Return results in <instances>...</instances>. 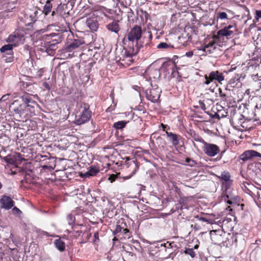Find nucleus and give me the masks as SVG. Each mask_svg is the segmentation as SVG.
I'll return each mask as SVG.
<instances>
[{
  "label": "nucleus",
  "instance_id": "obj_37",
  "mask_svg": "<svg viewBox=\"0 0 261 261\" xmlns=\"http://www.w3.org/2000/svg\"><path fill=\"white\" fill-rule=\"evenodd\" d=\"M193 138L196 141L201 142L203 144H204V142H205V141L200 136L194 134Z\"/></svg>",
  "mask_w": 261,
  "mask_h": 261
},
{
  "label": "nucleus",
  "instance_id": "obj_60",
  "mask_svg": "<svg viewBox=\"0 0 261 261\" xmlns=\"http://www.w3.org/2000/svg\"><path fill=\"white\" fill-rule=\"evenodd\" d=\"M55 14V11H53V12H52V13H51V15H52L53 16H54Z\"/></svg>",
  "mask_w": 261,
  "mask_h": 261
},
{
  "label": "nucleus",
  "instance_id": "obj_54",
  "mask_svg": "<svg viewBox=\"0 0 261 261\" xmlns=\"http://www.w3.org/2000/svg\"><path fill=\"white\" fill-rule=\"evenodd\" d=\"M13 210H15V211H17V212H20V211L19 210V208H17V207H14V208H13Z\"/></svg>",
  "mask_w": 261,
  "mask_h": 261
},
{
  "label": "nucleus",
  "instance_id": "obj_48",
  "mask_svg": "<svg viewBox=\"0 0 261 261\" xmlns=\"http://www.w3.org/2000/svg\"><path fill=\"white\" fill-rule=\"evenodd\" d=\"M171 246V243H170L169 242H167L166 243L164 244V247L166 248H169Z\"/></svg>",
  "mask_w": 261,
  "mask_h": 261
},
{
  "label": "nucleus",
  "instance_id": "obj_20",
  "mask_svg": "<svg viewBox=\"0 0 261 261\" xmlns=\"http://www.w3.org/2000/svg\"><path fill=\"white\" fill-rule=\"evenodd\" d=\"M107 29L111 32L118 33L120 31V27L118 24V21H113L112 22L106 25Z\"/></svg>",
  "mask_w": 261,
  "mask_h": 261
},
{
  "label": "nucleus",
  "instance_id": "obj_3",
  "mask_svg": "<svg viewBox=\"0 0 261 261\" xmlns=\"http://www.w3.org/2000/svg\"><path fill=\"white\" fill-rule=\"evenodd\" d=\"M80 114L76 116L75 122L77 125H81L88 122L92 115L90 106L88 103H84L81 105L80 109Z\"/></svg>",
  "mask_w": 261,
  "mask_h": 261
},
{
  "label": "nucleus",
  "instance_id": "obj_30",
  "mask_svg": "<svg viewBox=\"0 0 261 261\" xmlns=\"http://www.w3.org/2000/svg\"><path fill=\"white\" fill-rule=\"evenodd\" d=\"M13 47L14 46L11 43H9V44L3 46L0 48V51L1 53H5L7 50H12Z\"/></svg>",
  "mask_w": 261,
  "mask_h": 261
},
{
  "label": "nucleus",
  "instance_id": "obj_51",
  "mask_svg": "<svg viewBox=\"0 0 261 261\" xmlns=\"http://www.w3.org/2000/svg\"><path fill=\"white\" fill-rule=\"evenodd\" d=\"M44 87L47 88V89H49V86L48 85V84L46 83H44Z\"/></svg>",
  "mask_w": 261,
  "mask_h": 261
},
{
  "label": "nucleus",
  "instance_id": "obj_40",
  "mask_svg": "<svg viewBox=\"0 0 261 261\" xmlns=\"http://www.w3.org/2000/svg\"><path fill=\"white\" fill-rule=\"evenodd\" d=\"M260 18H261V10H256L255 18L258 20Z\"/></svg>",
  "mask_w": 261,
  "mask_h": 261
},
{
  "label": "nucleus",
  "instance_id": "obj_31",
  "mask_svg": "<svg viewBox=\"0 0 261 261\" xmlns=\"http://www.w3.org/2000/svg\"><path fill=\"white\" fill-rule=\"evenodd\" d=\"M217 232H218V233L222 232V231L220 230H213L210 231V236H211V239L214 241H216L217 240Z\"/></svg>",
  "mask_w": 261,
  "mask_h": 261
},
{
  "label": "nucleus",
  "instance_id": "obj_35",
  "mask_svg": "<svg viewBox=\"0 0 261 261\" xmlns=\"http://www.w3.org/2000/svg\"><path fill=\"white\" fill-rule=\"evenodd\" d=\"M185 162L187 165L191 167H194L196 165V162L194 160L189 158H187L186 159Z\"/></svg>",
  "mask_w": 261,
  "mask_h": 261
},
{
  "label": "nucleus",
  "instance_id": "obj_47",
  "mask_svg": "<svg viewBox=\"0 0 261 261\" xmlns=\"http://www.w3.org/2000/svg\"><path fill=\"white\" fill-rule=\"evenodd\" d=\"M216 115L218 116V118H223L225 116V115L223 114H220V112H218L217 113H216Z\"/></svg>",
  "mask_w": 261,
  "mask_h": 261
},
{
  "label": "nucleus",
  "instance_id": "obj_27",
  "mask_svg": "<svg viewBox=\"0 0 261 261\" xmlns=\"http://www.w3.org/2000/svg\"><path fill=\"white\" fill-rule=\"evenodd\" d=\"M55 244L56 248L60 251H63L65 249V244L60 239L55 241Z\"/></svg>",
  "mask_w": 261,
  "mask_h": 261
},
{
  "label": "nucleus",
  "instance_id": "obj_28",
  "mask_svg": "<svg viewBox=\"0 0 261 261\" xmlns=\"http://www.w3.org/2000/svg\"><path fill=\"white\" fill-rule=\"evenodd\" d=\"M128 122L126 121H119L114 123L113 127L116 129H121L125 127Z\"/></svg>",
  "mask_w": 261,
  "mask_h": 261
},
{
  "label": "nucleus",
  "instance_id": "obj_59",
  "mask_svg": "<svg viewBox=\"0 0 261 261\" xmlns=\"http://www.w3.org/2000/svg\"><path fill=\"white\" fill-rule=\"evenodd\" d=\"M198 246L197 245H196L194 246V248H195V249H197V248H198Z\"/></svg>",
  "mask_w": 261,
  "mask_h": 261
},
{
  "label": "nucleus",
  "instance_id": "obj_38",
  "mask_svg": "<svg viewBox=\"0 0 261 261\" xmlns=\"http://www.w3.org/2000/svg\"><path fill=\"white\" fill-rule=\"evenodd\" d=\"M191 199H192V196H190V197L182 196L181 198H180L179 201H180V203H185V202L186 203L188 201H189V200H190Z\"/></svg>",
  "mask_w": 261,
  "mask_h": 261
},
{
  "label": "nucleus",
  "instance_id": "obj_21",
  "mask_svg": "<svg viewBox=\"0 0 261 261\" xmlns=\"http://www.w3.org/2000/svg\"><path fill=\"white\" fill-rule=\"evenodd\" d=\"M100 172V168L96 165H92L89 167V170L85 175L87 176H94Z\"/></svg>",
  "mask_w": 261,
  "mask_h": 261
},
{
  "label": "nucleus",
  "instance_id": "obj_14",
  "mask_svg": "<svg viewBox=\"0 0 261 261\" xmlns=\"http://www.w3.org/2000/svg\"><path fill=\"white\" fill-rule=\"evenodd\" d=\"M86 23L87 26L91 30V31H97L99 25L97 16H96L93 14L91 16L87 19Z\"/></svg>",
  "mask_w": 261,
  "mask_h": 261
},
{
  "label": "nucleus",
  "instance_id": "obj_46",
  "mask_svg": "<svg viewBox=\"0 0 261 261\" xmlns=\"http://www.w3.org/2000/svg\"><path fill=\"white\" fill-rule=\"evenodd\" d=\"M193 55V51H189L186 53V56L189 58L192 57Z\"/></svg>",
  "mask_w": 261,
  "mask_h": 261
},
{
  "label": "nucleus",
  "instance_id": "obj_4",
  "mask_svg": "<svg viewBox=\"0 0 261 261\" xmlns=\"http://www.w3.org/2000/svg\"><path fill=\"white\" fill-rule=\"evenodd\" d=\"M204 78L205 81L203 82V84L208 85L213 82L222 84V82L224 81L225 76L222 72L218 70H213L208 74H205Z\"/></svg>",
  "mask_w": 261,
  "mask_h": 261
},
{
  "label": "nucleus",
  "instance_id": "obj_44",
  "mask_svg": "<svg viewBox=\"0 0 261 261\" xmlns=\"http://www.w3.org/2000/svg\"><path fill=\"white\" fill-rule=\"evenodd\" d=\"M218 92H219V96L220 97L222 96H225V93L223 92L221 88H219Z\"/></svg>",
  "mask_w": 261,
  "mask_h": 261
},
{
  "label": "nucleus",
  "instance_id": "obj_19",
  "mask_svg": "<svg viewBox=\"0 0 261 261\" xmlns=\"http://www.w3.org/2000/svg\"><path fill=\"white\" fill-rule=\"evenodd\" d=\"M166 134L173 146H176L179 144V140L181 138L180 135L167 131H166Z\"/></svg>",
  "mask_w": 261,
  "mask_h": 261
},
{
  "label": "nucleus",
  "instance_id": "obj_11",
  "mask_svg": "<svg viewBox=\"0 0 261 261\" xmlns=\"http://www.w3.org/2000/svg\"><path fill=\"white\" fill-rule=\"evenodd\" d=\"M203 150L209 156H214L220 152L219 147L214 144L204 142Z\"/></svg>",
  "mask_w": 261,
  "mask_h": 261
},
{
  "label": "nucleus",
  "instance_id": "obj_5",
  "mask_svg": "<svg viewBox=\"0 0 261 261\" xmlns=\"http://www.w3.org/2000/svg\"><path fill=\"white\" fill-rule=\"evenodd\" d=\"M236 30V27L232 25H228L225 27L223 29L219 30L216 35L213 36V38L215 40H220L222 37H225L227 39L232 37L234 31Z\"/></svg>",
  "mask_w": 261,
  "mask_h": 261
},
{
  "label": "nucleus",
  "instance_id": "obj_26",
  "mask_svg": "<svg viewBox=\"0 0 261 261\" xmlns=\"http://www.w3.org/2000/svg\"><path fill=\"white\" fill-rule=\"evenodd\" d=\"M27 136L25 130L22 128H18L16 130V137L17 140H23L24 138Z\"/></svg>",
  "mask_w": 261,
  "mask_h": 261
},
{
  "label": "nucleus",
  "instance_id": "obj_33",
  "mask_svg": "<svg viewBox=\"0 0 261 261\" xmlns=\"http://www.w3.org/2000/svg\"><path fill=\"white\" fill-rule=\"evenodd\" d=\"M119 3L122 7L127 8L131 3L130 0H119Z\"/></svg>",
  "mask_w": 261,
  "mask_h": 261
},
{
  "label": "nucleus",
  "instance_id": "obj_42",
  "mask_svg": "<svg viewBox=\"0 0 261 261\" xmlns=\"http://www.w3.org/2000/svg\"><path fill=\"white\" fill-rule=\"evenodd\" d=\"M99 234H98V232L97 231H96L94 233V239H93V242H97L99 241Z\"/></svg>",
  "mask_w": 261,
  "mask_h": 261
},
{
  "label": "nucleus",
  "instance_id": "obj_55",
  "mask_svg": "<svg viewBox=\"0 0 261 261\" xmlns=\"http://www.w3.org/2000/svg\"><path fill=\"white\" fill-rule=\"evenodd\" d=\"M76 232L78 233L79 236H80V234L82 233V231L81 230H77Z\"/></svg>",
  "mask_w": 261,
  "mask_h": 261
},
{
  "label": "nucleus",
  "instance_id": "obj_57",
  "mask_svg": "<svg viewBox=\"0 0 261 261\" xmlns=\"http://www.w3.org/2000/svg\"><path fill=\"white\" fill-rule=\"evenodd\" d=\"M113 240H114V241H115V240H117V241H118V238H117V236H116V237H114V238L113 239Z\"/></svg>",
  "mask_w": 261,
  "mask_h": 261
},
{
  "label": "nucleus",
  "instance_id": "obj_49",
  "mask_svg": "<svg viewBox=\"0 0 261 261\" xmlns=\"http://www.w3.org/2000/svg\"><path fill=\"white\" fill-rule=\"evenodd\" d=\"M116 176L115 175L112 174L111 175V176L109 177V180H111V182L114 181L115 180Z\"/></svg>",
  "mask_w": 261,
  "mask_h": 261
},
{
  "label": "nucleus",
  "instance_id": "obj_63",
  "mask_svg": "<svg viewBox=\"0 0 261 261\" xmlns=\"http://www.w3.org/2000/svg\"><path fill=\"white\" fill-rule=\"evenodd\" d=\"M60 18H62V17L60 16H59Z\"/></svg>",
  "mask_w": 261,
  "mask_h": 261
},
{
  "label": "nucleus",
  "instance_id": "obj_17",
  "mask_svg": "<svg viewBox=\"0 0 261 261\" xmlns=\"http://www.w3.org/2000/svg\"><path fill=\"white\" fill-rule=\"evenodd\" d=\"M219 178L223 181V185L226 190L229 188L231 185L232 180H230V175L228 171H225L222 172Z\"/></svg>",
  "mask_w": 261,
  "mask_h": 261
},
{
  "label": "nucleus",
  "instance_id": "obj_25",
  "mask_svg": "<svg viewBox=\"0 0 261 261\" xmlns=\"http://www.w3.org/2000/svg\"><path fill=\"white\" fill-rule=\"evenodd\" d=\"M52 0H46V3L43 7V13L47 15L51 11L53 5L51 3Z\"/></svg>",
  "mask_w": 261,
  "mask_h": 261
},
{
  "label": "nucleus",
  "instance_id": "obj_61",
  "mask_svg": "<svg viewBox=\"0 0 261 261\" xmlns=\"http://www.w3.org/2000/svg\"><path fill=\"white\" fill-rule=\"evenodd\" d=\"M227 203H228L229 204L231 203V202L229 200H227Z\"/></svg>",
  "mask_w": 261,
  "mask_h": 261
},
{
  "label": "nucleus",
  "instance_id": "obj_22",
  "mask_svg": "<svg viewBox=\"0 0 261 261\" xmlns=\"http://www.w3.org/2000/svg\"><path fill=\"white\" fill-rule=\"evenodd\" d=\"M174 46L170 43L166 42H160L157 46L156 48L162 50H170L174 48Z\"/></svg>",
  "mask_w": 261,
  "mask_h": 261
},
{
  "label": "nucleus",
  "instance_id": "obj_24",
  "mask_svg": "<svg viewBox=\"0 0 261 261\" xmlns=\"http://www.w3.org/2000/svg\"><path fill=\"white\" fill-rule=\"evenodd\" d=\"M148 72L150 79H158L160 76V72L158 69L151 68Z\"/></svg>",
  "mask_w": 261,
  "mask_h": 261
},
{
  "label": "nucleus",
  "instance_id": "obj_9",
  "mask_svg": "<svg viewBox=\"0 0 261 261\" xmlns=\"http://www.w3.org/2000/svg\"><path fill=\"white\" fill-rule=\"evenodd\" d=\"M4 160L8 163L7 168H9L8 174L13 175L20 172L17 167V162L14 156L9 155L4 158Z\"/></svg>",
  "mask_w": 261,
  "mask_h": 261
},
{
  "label": "nucleus",
  "instance_id": "obj_45",
  "mask_svg": "<svg viewBox=\"0 0 261 261\" xmlns=\"http://www.w3.org/2000/svg\"><path fill=\"white\" fill-rule=\"evenodd\" d=\"M161 126L162 127L163 130H164V131L165 130V129L166 128H168V129H170V127L167 124H164L163 123H161Z\"/></svg>",
  "mask_w": 261,
  "mask_h": 261
},
{
  "label": "nucleus",
  "instance_id": "obj_23",
  "mask_svg": "<svg viewBox=\"0 0 261 261\" xmlns=\"http://www.w3.org/2000/svg\"><path fill=\"white\" fill-rule=\"evenodd\" d=\"M221 99L222 101L224 102V105L226 103L227 107H233V103H235V101L233 100V98L231 96L227 95L225 94V96L221 97Z\"/></svg>",
  "mask_w": 261,
  "mask_h": 261
},
{
  "label": "nucleus",
  "instance_id": "obj_41",
  "mask_svg": "<svg viewBox=\"0 0 261 261\" xmlns=\"http://www.w3.org/2000/svg\"><path fill=\"white\" fill-rule=\"evenodd\" d=\"M9 96H10L9 94H5V95H3L0 99V102L6 101L8 99Z\"/></svg>",
  "mask_w": 261,
  "mask_h": 261
},
{
  "label": "nucleus",
  "instance_id": "obj_32",
  "mask_svg": "<svg viewBox=\"0 0 261 261\" xmlns=\"http://www.w3.org/2000/svg\"><path fill=\"white\" fill-rule=\"evenodd\" d=\"M216 18L217 20L227 19V14L224 12H219L217 14Z\"/></svg>",
  "mask_w": 261,
  "mask_h": 261
},
{
  "label": "nucleus",
  "instance_id": "obj_34",
  "mask_svg": "<svg viewBox=\"0 0 261 261\" xmlns=\"http://www.w3.org/2000/svg\"><path fill=\"white\" fill-rule=\"evenodd\" d=\"M185 253L187 254H189L192 258L195 256V253L193 248H186Z\"/></svg>",
  "mask_w": 261,
  "mask_h": 261
},
{
  "label": "nucleus",
  "instance_id": "obj_15",
  "mask_svg": "<svg viewBox=\"0 0 261 261\" xmlns=\"http://www.w3.org/2000/svg\"><path fill=\"white\" fill-rule=\"evenodd\" d=\"M218 40H215L213 38V40L210 42L208 44H204L201 45L199 50H202L206 53L210 54L213 53L216 49L215 44L218 42Z\"/></svg>",
  "mask_w": 261,
  "mask_h": 261
},
{
  "label": "nucleus",
  "instance_id": "obj_64",
  "mask_svg": "<svg viewBox=\"0 0 261 261\" xmlns=\"http://www.w3.org/2000/svg\"><path fill=\"white\" fill-rule=\"evenodd\" d=\"M25 140H26L27 141H28V138H26V139H25Z\"/></svg>",
  "mask_w": 261,
  "mask_h": 261
},
{
  "label": "nucleus",
  "instance_id": "obj_10",
  "mask_svg": "<svg viewBox=\"0 0 261 261\" xmlns=\"http://www.w3.org/2000/svg\"><path fill=\"white\" fill-rule=\"evenodd\" d=\"M196 218L198 219V221L194 222L191 225V227L195 231H198L204 229L205 225L203 222H207L208 224H213L214 220L212 219H208L206 217L197 216Z\"/></svg>",
  "mask_w": 261,
  "mask_h": 261
},
{
  "label": "nucleus",
  "instance_id": "obj_18",
  "mask_svg": "<svg viewBox=\"0 0 261 261\" xmlns=\"http://www.w3.org/2000/svg\"><path fill=\"white\" fill-rule=\"evenodd\" d=\"M84 44H85V41L83 38L75 39L72 42L67 46L66 50L68 51H71Z\"/></svg>",
  "mask_w": 261,
  "mask_h": 261
},
{
  "label": "nucleus",
  "instance_id": "obj_43",
  "mask_svg": "<svg viewBox=\"0 0 261 261\" xmlns=\"http://www.w3.org/2000/svg\"><path fill=\"white\" fill-rule=\"evenodd\" d=\"M158 141H160L161 143L163 142V145H162V147L164 148L166 145L165 141L160 137H158L157 139Z\"/></svg>",
  "mask_w": 261,
  "mask_h": 261
},
{
  "label": "nucleus",
  "instance_id": "obj_29",
  "mask_svg": "<svg viewBox=\"0 0 261 261\" xmlns=\"http://www.w3.org/2000/svg\"><path fill=\"white\" fill-rule=\"evenodd\" d=\"M110 97L111 98L112 101H113V103H114V106H111L110 107H109V108H108V109H107L106 111L108 112H112V111H113L114 109H115V108L116 106V103H114V91H112L111 93L110 94Z\"/></svg>",
  "mask_w": 261,
  "mask_h": 261
},
{
  "label": "nucleus",
  "instance_id": "obj_58",
  "mask_svg": "<svg viewBox=\"0 0 261 261\" xmlns=\"http://www.w3.org/2000/svg\"><path fill=\"white\" fill-rule=\"evenodd\" d=\"M44 234L47 236H49L48 234V232H44Z\"/></svg>",
  "mask_w": 261,
  "mask_h": 261
},
{
  "label": "nucleus",
  "instance_id": "obj_13",
  "mask_svg": "<svg viewBox=\"0 0 261 261\" xmlns=\"http://www.w3.org/2000/svg\"><path fill=\"white\" fill-rule=\"evenodd\" d=\"M256 156L261 158V153L254 150H249L241 154L239 156V159L243 162H246Z\"/></svg>",
  "mask_w": 261,
  "mask_h": 261
},
{
  "label": "nucleus",
  "instance_id": "obj_1",
  "mask_svg": "<svg viewBox=\"0 0 261 261\" xmlns=\"http://www.w3.org/2000/svg\"><path fill=\"white\" fill-rule=\"evenodd\" d=\"M142 29L141 27L135 25L127 32L124 36L122 43L124 45V59L122 61L127 60L132 62L133 56L137 55L140 49L145 46L150 47L152 43V34L151 32H148V36L142 37Z\"/></svg>",
  "mask_w": 261,
  "mask_h": 261
},
{
  "label": "nucleus",
  "instance_id": "obj_12",
  "mask_svg": "<svg viewBox=\"0 0 261 261\" xmlns=\"http://www.w3.org/2000/svg\"><path fill=\"white\" fill-rule=\"evenodd\" d=\"M123 168H125V170L126 171L129 172V174L125 176L124 178L125 179H129L136 173L137 170L139 168V167L135 161H132L127 162L123 166Z\"/></svg>",
  "mask_w": 261,
  "mask_h": 261
},
{
  "label": "nucleus",
  "instance_id": "obj_56",
  "mask_svg": "<svg viewBox=\"0 0 261 261\" xmlns=\"http://www.w3.org/2000/svg\"><path fill=\"white\" fill-rule=\"evenodd\" d=\"M3 187V185L2 184V182L0 181V190Z\"/></svg>",
  "mask_w": 261,
  "mask_h": 261
},
{
  "label": "nucleus",
  "instance_id": "obj_50",
  "mask_svg": "<svg viewBox=\"0 0 261 261\" xmlns=\"http://www.w3.org/2000/svg\"><path fill=\"white\" fill-rule=\"evenodd\" d=\"M42 168H43V169H53L52 167L48 166L47 165H44V166H42Z\"/></svg>",
  "mask_w": 261,
  "mask_h": 261
},
{
  "label": "nucleus",
  "instance_id": "obj_8",
  "mask_svg": "<svg viewBox=\"0 0 261 261\" xmlns=\"http://www.w3.org/2000/svg\"><path fill=\"white\" fill-rule=\"evenodd\" d=\"M162 92L161 89L157 86H152L151 88L146 91V98L152 102H156L159 99Z\"/></svg>",
  "mask_w": 261,
  "mask_h": 261
},
{
  "label": "nucleus",
  "instance_id": "obj_16",
  "mask_svg": "<svg viewBox=\"0 0 261 261\" xmlns=\"http://www.w3.org/2000/svg\"><path fill=\"white\" fill-rule=\"evenodd\" d=\"M0 202L2 204V207L6 210L11 208L14 205V201L9 196L6 195L2 196Z\"/></svg>",
  "mask_w": 261,
  "mask_h": 261
},
{
  "label": "nucleus",
  "instance_id": "obj_2",
  "mask_svg": "<svg viewBox=\"0 0 261 261\" xmlns=\"http://www.w3.org/2000/svg\"><path fill=\"white\" fill-rule=\"evenodd\" d=\"M38 105L33 99L32 95L24 93L18 99L14 100L11 108L15 119L23 122L35 114V108Z\"/></svg>",
  "mask_w": 261,
  "mask_h": 261
},
{
  "label": "nucleus",
  "instance_id": "obj_6",
  "mask_svg": "<svg viewBox=\"0 0 261 261\" xmlns=\"http://www.w3.org/2000/svg\"><path fill=\"white\" fill-rule=\"evenodd\" d=\"M24 35L20 30H17L10 34L6 40L8 43H11L16 47L23 43Z\"/></svg>",
  "mask_w": 261,
  "mask_h": 261
},
{
  "label": "nucleus",
  "instance_id": "obj_52",
  "mask_svg": "<svg viewBox=\"0 0 261 261\" xmlns=\"http://www.w3.org/2000/svg\"><path fill=\"white\" fill-rule=\"evenodd\" d=\"M129 10H130V12H127V13H128V17H129V16H132L129 14H134V12H133V11H132V9H129Z\"/></svg>",
  "mask_w": 261,
  "mask_h": 261
},
{
  "label": "nucleus",
  "instance_id": "obj_62",
  "mask_svg": "<svg viewBox=\"0 0 261 261\" xmlns=\"http://www.w3.org/2000/svg\"><path fill=\"white\" fill-rule=\"evenodd\" d=\"M122 234H123V231H122V232H121V237H122Z\"/></svg>",
  "mask_w": 261,
  "mask_h": 261
},
{
  "label": "nucleus",
  "instance_id": "obj_53",
  "mask_svg": "<svg viewBox=\"0 0 261 261\" xmlns=\"http://www.w3.org/2000/svg\"><path fill=\"white\" fill-rule=\"evenodd\" d=\"M83 234H85V235H86V236H87V237H90V236H91V233H88V232H84L83 233Z\"/></svg>",
  "mask_w": 261,
  "mask_h": 261
},
{
  "label": "nucleus",
  "instance_id": "obj_39",
  "mask_svg": "<svg viewBox=\"0 0 261 261\" xmlns=\"http://www.w3.org/2000/svg\"><path fill=\"white\" fill-rule=\"evenodd\" d=\"M175 191L178 194L179 198H181L182 196V193L180 189L177 186L175 187Z\"/></svg>",
  "mask_w": 261,
  "mask_h": 261
},
{
  "label": "nucleus",
  "instance_id": "obj_7",
  "mask_svg": "<svg viewBox=\"0 0 261 261\" xmlns=\"http://www.w3.org/2000/svg\"><path fill=\"white\" fill-rule=\"evenodd\" d=\"M125 223H122L121 225L117 224L113 233L120 240L128 239L131 236V233L126 227Z\"/></svg>",
  "mask_w": 261,
  "mask_h": 261
},
{
  "label": "nucleus",
  "instance_id": "obj_36",
  "mask_svg": "<svg viewBox=\"0 0 261 261\" xmlns=\"http://www.w3.org/2000/svg\"><path fill=\"white\" fill-rule=\"evenodd\" d=\"M67 220L68 221V224L70 225H72L75 221V217L72 214H69L67 216Z\"/></svg>",
  "mask_w": 261,
  "mask_h": 261
}]
</instances>
